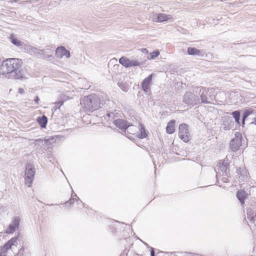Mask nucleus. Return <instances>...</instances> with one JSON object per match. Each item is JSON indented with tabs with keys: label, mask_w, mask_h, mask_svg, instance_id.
Segmentation results:
<instances>
[{
	"label": "nucleus",
	"mask_w": 256,
	"mask_h": 256,
	"mask_svg": "<svg viewBox=\"0 0 256 256\" xmlns=\"http://www.w3.org/2000/svg\"><path fill=\"white\" fill-rule=\"evenodd\" d=\"M35 176L34 166L32 164H27L26 166L25 172V184L30 187L34 181Z\"/></svg>",
	"instance_id": "nucleus-3"
},
{
	"label": "nucleus",
	"mask_w": 256,
	"mask_h": 256,
	"mask_svg": "<svg viewBox=\"0 0 256 256\" xmlns=\"http://www.w3.org/2000/svg\"><path fill=\"white\" fill-rule=\"evenodd\" d=\"M22 60L20 59L10 58L4 60L0 66V74L8 78L22 80L24 78V72L21 68Z\"/></svg>",
	"instance_id": "nucleus-1"
},
{
	"label": "nucleus",
	"mask_w": 256,
	"mask_h": 256,
	"mask_svg": "<svg viewBox=\"0 0 256 256\" xmlns=\"http://www.w3.org/2000/svg\"><path fill=\"white\" fill-rule=\"evenodd\" d=\"M142 52H146V53H147V52H148V50H146V48H143V49H142Z\"/></svg>",
	"instance_id": "nucleus-39"
},
{
	"label": "nucleus",
	"mask_w": 256,
	"mask_h": 256,
	"mask_svg": "<svg viewBox=\"0 0 256 256\" xmlns=\"http://www.w3.org/2000/svg\"><path fill=\"white\" fill-rule=\"evenodd\" d=\"M166 132L169 134H172L174 132V120H170L167 125L166 128Z\"/></svg>",
	"instance_id": "nucleus-18"
},
{
	"label": "nucleus",
	"mask_w": 256,
	"mask_h": 256,
	"mask_svg": "<svg viewBox=\"0 0 256 256\" xmlns=\"http://www.w3.org/2000/svg\"><path fill=\"white\" fill-rule=\"evenodd\" d=\"M140 134H138V137L140 138H144L146 137L147 134L143 124H140Z\"/></svg>",
	"instance_id": "nucleus-19"
},
{
	"label": "nucleus",
	"mask_w": 256,
	"mask_h": 256,
	"mask_svg": "<svg viewBox=\"0 0 256 256\" xmlns=\"http://www.w3.org/2000/svg\"><path fill=\"white\" fill-rule=\"evenodd\" d=\"M30 52L32 53H33L34 54H42L44 51V50H38V48L30 46Z\"/></svg>",
	"instance_id": "nucleus-25"
},
{
	"label": "nucleus",
	"mask_w": 256,
	"mask_h": 256,
	"mask_svg": "<svg viewBox=\"0 0 256 256\" xmlns=\"http://www.w3.org/2000/svg\"><path fill=\"white\" fill-rule=\"evenodd\" d=\"M114 122L116 127L124 130V132H126V130H128L130 127L134 126L132 124H130L127 121L122 119L114 120Z\"/></svg>",
	"instance_id": "nucleus-9"
},
{
	"label": "nucleus",
	"mask_w": 256,
	"mask_h": 256,
	"mask_svg": "<svg viewBox=\"0 0 256 256\" xmlns=\"http://www.w3.org/2000/svg\"><path fill=\"white\" fill-rule=\"evenodd\" d=\"M242 135L240 133L237 132L235 134V138H233L230 142V148L232 151L236 152L242 145Z\"/></svg>",
	"instance_id": "nucleus-7"
},
{
	"label": "nucleus",
	"mask_w": 256,
	"mask_h": 256,
	"mask_svg": "<svg viewBox=\"0 0 256 256\" xmlns=\"http://www.w3.org/2000/svg\"><path fill=\"white\" fill-rule=\"evenodd\" d=\"M232 118H234L235 120V122L238 124H240V112L239 110H235L232 112Z\"/></svg>",
	"instance_id": "nucleus-20"
},
{
	"label": "nucleus",
	"mask_w": 256,
	"mask_h": 256,
	"mask_svg": "<svg viewBox=\"0 0 256 256\" xmlns=\"http://www.w3.org/2000/svg\"><path fill=\"white\" fill-rule=\"evenodd\" d=\"M119 62L126 68L130 67V60L125 57H122L119 60Z\"/></svg>",
	"instance_id": "nucleus-22"
},
{
	"label": "nucleus",
	"mask_w": 256,
	"mask_h": 256,
	"mask_svg": "<svg viewBox=\"0 0 256 256\" xmlns=\"http://www.w3.org/2000/svg\"><path fill=\"white\" fill-rule=\"evenodd\" d=\"M37 121L42 128H45L48 122V118L44 115L41 117L38 118Z\"/></svg>",
	"instance_id": "nucleus-17"
},
{
	"label": "nucleus",
	"mask_w": 256,
	"mask_h": 256,
	"mask_svg": "<svg viewBox=\"0 0 256 256\" xmlns=\"http://www.w3.org/2000/svg\"><path fill=\"white\" fill-rule=\"evenodd\" d=\"M179 136L184 142H187L190 140V134L188 130V125L182 124L178 128Z\"/></svg>",
	"instance_id": "nucleus-6"
},
{
	"label": "nucleus",
	"mask_w": 256,
	"mask_h": 256,
	"mask_svg": "<svg viewBox=\"0 0 256 256\" xmlns=\"http://www.w3.org/2000/svg\"><path fill=\"white\" fill-rule=\"evenodd\" d=\"M152 76L153 74H150L142 82V88L145 92H147L150 90V85L152 82Z\"/></svg>",
	"instance_id": "nucleus-13"
},
{
	"label": "nucleus",
	"mask_w": 256,
	"mask_h": 256,
	"mask_svg": "<svg viewBox=\"0 0 256 256\" xmlns=\"http://www.w3.org/2000/svg\"><path fill=\"white\" fill-rule=\"evenodd\" d=\"M34 101L36 104H39L40 98L38 96L36 97V98L34 100Z\"/></svg>",
	"instance_id": "nucleus-34"
},
{
	"label": "nucleus",
	"mask_w": 256,
	"mask_h": 256,
	"mask_svg": "<svg viewBox=\"0 0 256 256\" xmlns=\"http://www.w3.org/2000/svg\"><path fill=\"white\" fill-rule=\"evenodd\" d=\"M223 124L224 126V128L225 130L232 128L234 126L232 117L230 116L223 117Z\"/></svg>",
	"instance_id": "nucleus-11"
},
{
	"label": "nucleus",
	"mask_w": 256,
	"mask_h": 256,
	"mask_svg": "<svg viewBox=\"0 0 256 256\" xmlns=\"http://www.w3.org/2000/svg\"><path fill=\"white\" fill-rule=\"evenodd\" d=\"M12 246L8 242H6L4 245L0 248V250H1L2 252L6 253L8 250L11 248Z\"/></svg>",
	"instance_id": "nucleus-24"
},
{
	"label": "nucleus",
	"mask_w": 256,
	"mask_h": 256,
	"mask_svg": "<svg viewBox=\"0 0 256 256\" xmlns=\"http://www.w3.org/2000/svg\"><path fill=\"white\" fill-rule=\"evenodd\" d=\"M64 104V102L62 100H60L55 102V107L56 108H60Z\"/></svg>",
	"instance_id": "nucleus-30"
},
{
	"label": "nucleus",
	"mask_w": 256,
	"mask_h": 256,
	"mask_svg": "<svg viewBox=\"0 0 256 256\" xmlns=\"http://www.w3.org/2000/svg\"><path fill=\"white\" fill-rule=\"evenodd\" d=\"M228 166L229 164L226 160L220 162L217 166L218 173L220 174V172H222V175H225L228 176Z\"/></svg>",
	"instance_id": "nucleus-12"
},
{
	"label": "nucleus",
	"mask_w": 256,
	"mask_h": 256,
	"mask_svg": "<svg viewBox=\"0 0 256 256\" xmlns=\"http://www.w3.org/2000/svg\"><path fill=\"white\" fill-rule=\"evenodd\" d=\"M187 256H202V255L197 254L189 253L188 254Z\"/></svg>",
	"instance_id": "nucleus-33"
},
{
	"label": "nucleus",
	"mask_w": 256,
	"mask_h": 256,
	"mask_svg": "<svg viewBox=\"0 0 256 256\" xmlns=\"http://www.w3.org/2000/svg\"><path fill=\"white\" fill-rule=\"evenodd\" d=\"M172 17L170 15L166 14H156L154 17V20L156 22H161L172 18Z\"/></svg>",
	"instance_id": "nucleus-14"
},
{
	"label": "nucleus",
	"mask_w": 256,
	"mask_h": 256,
	"mask_svg": "<svg viewBox=\"0 0 256 256\" xmlns=\"http://www.w3.org/2000/svg\"><path fill=\"white\" fill-rule=\"evenodd\" d=\"M254 111V109L252 108H246L242 114V124H244V121L251 114H253Z\"/></svg>",
	"instance_id": "nucleus-16"
},
{
	"label": "nucleus",
	"mask_w": 256,
	"mask_h": 256,
	"mask_svg": "<svg viewBox=\"0 0 256 256\" xmlns=\"http://www.w3.org/2000/svg\"><path fill=\"white\" fill-rule=\"evenodd\" d=\"M20 218L19 216H14L12 222L8 225V228L6 230L5 232L8 234H13L20 226Z\"/></svg>",
	"instance_id": "nucleus-8"
},
{
	"label": "nucleus",
	"mask_w": 256,
	"mask_h": 256,
	"mask_svg": "<svg viewBox=\"0 0 256 256\" xmlns=\"http://www.w3.org/2000/svg\"><path fill=\"white\" fill-rule=\"evenodd\" d=\"M160 54V52L158 50L154 51L150 54V56L152 59H154V58L158 56Z\"/></svg>",
	"instance_id": "nucleus-28"
},
{
	"label": "nucleus",
	"mask_w": 256,
	"mask_h": 256,
	"mask_svg": "<svg viewBox=\"0 0 256 256\" xmlns=\"http://www.w3.org/2000/svg\"><path fill=\"white\" fill-rule=\"evenodd\" d=\"M68 203H69V202H68H68H66V204H68Z\"/></svg>",
	"instance_id": "nucleus-43"
},
{
	"label": "nucleus",
	"mask_w": 256,
	"mask_h": 256,
	"mask_svg": "<svg viewBox=\"0 0 256 256\" xmlns=\"http://www.w3.org/2000/svg\"><path fill=\"white\" fill-rule=\"evenodd\" d=\"M17 1H18L17 0H10V2H16Z\"/></svg>",
	"instance_id": "nucleus-40"
},
{
	"label": "nucleus",
	"mask_w": 256,
	"mask_h": 256,
	"mask_svg": "<svg viewBox=\"0 0 256 256\" xmlns=\"http://www.w3.org/2000/svg\"><path fill=\"white\" fill-rule=\"evenodd\" d=\"M248 196V194L244 190H240L237 192L236 197L240 202L241 205L244 204V200Z\"/></svg>",
	"instance_id": "nucleus-15"
},
{
	"label": "nucleus",
	"mask_w": 256,
	"mask_h": 256,
	"mask_svg": "<svg viewBox=\"0 0 256 256\" xmlns=\"http://www.w3.org/2000/svg\"><path fill=\"white\" fill-rule=\"evenodd\" d=\"M11 42L12 44L17 46H22V42L13 36H10Z\"/></svg>",
	"instance_id": "nucleus-23"
},
{
	"label": "nucleus",
	"mask_w": 256,
	"mask_h": 256,
	"mask_svg": "<svg viewBox=\"0 0 256 256\" xmlns=\"http://www.w3.org/2000/svg\"><path fill=\"white\" fill-rule=\"evenodd\" d=\"M254 122L256 124V118H254Z\"/></svg>",
	"instance_id": "nucleus-41"
},
{
	"label": "nucleus",
	"mask_w": 256,
	"mask_h": 256,
	"mask_svg": "<svg viewBox=\"0 0 256 256\" xmlns=\"http://www.w3.org/2000/svg\"><path fill=\"white\" fill-rule=\"evenodd\" d=\"M130 67L134 66H138L140 64V63L137 60H130Z\"/></svg>",
	"instance_id": "nucleus-26"
},
{
	"label": "nucleus",
	"mask_w": 256,
	"mask_h": 256,
	"mask_svg": "<svg viewBox=\"0 0 256 256\" xmlns=\"http://www.w3.org/2000/svg\"><path fill=\"white\" fill-rule=\"evenodd\" d=\"M222 180L224 182H228V178L226 176H224L222 178Z\"/></svg>",
	"instance_id": "nucleus-31"
},
{
	"label": "nucleus",
	"mask_w": 256,
	"mask_h": 256,
	"mask_svg": "<svg viewBox=\"0 0 256 256\" xmlns=\"http://www.w3.org/2000/svg\"><path fill=\"white\" fill-rule=\"evenodd\" d=\"M188 54L189 55L192 56L199 55L200 50L195 48H188Z\"/></svg>",
	"instance_id": "nucleus-21"
},
{
	"label": "nucleus",
	"mask_w": 256,
	"mask_h": 256,
	"mask_svg": "<svg viewBox=\"0 0 256 256\" xmlns=\"http://www.w3.org/2000/svg\"><path fill=\"white\" fill-rule=\"evenodd\" d=\"M74 197L76 198H76L79 199V198L77 196H76V194H74V196H72V198H71L70 200V203H71V202H72V200H74Z\"/></svg>",
	"instance_id": "nucleus-32"
},
{
	"label": "nucleus",
	"mask_w": 256,
	"mask_h": 256,
	"mask_svg": "<svg viewBox=\"0 0 256 256\" xmlns=\"http://www.w3.org/2000/svg\"><path fill=\"white\" fill-rule=\"evenodd\" d=\"M0 256H7L6 253H3L1 252V250H0Z\"/></svg>",
	"instance_id": "nucleus-38"
},
{
	"label": "nucleus",
	"mask_w": 256,
	"mask_h": 256,
	"mask_svg": "<svg viewBox=\"0 0 256 256\" xmlns=\"http://www.w3.org/2000/svg\"><path fill=\"white\" fill-rule=\"evenodd\" d=\"M80 104L86 111L93 112L100 107V98L96 94L84 96L81 100Z\"/></svg>",
	"instance_id": "nucleus-2"
},
{
	"label": "nucleus",
	"mask_w": 256,
	"mask_h": 256,
	"mask_svg": "<svg viewBox=\"0 0 256 256\" xmlns=\"http://www.w3.org/2000/svg\"><path fill=\"white\" fill-rule=\"evenodd\" d=\"M194 92L196 94H198L200 96V98L201 102L200 103L203 104H210V100H212V98L210 96L208 97L207 96V93L208 90L206 88L202 86H196L194 88Z\"/></svg>",
	"instance_id": "nucleus-4"
},
{
	"label": "nucleus",
	"mask_w": 256,
	"mask_h": 256,
	"mask_svg": "<svg viewBox=\"0 0 256 256\" xmlns=\"http://www.w3.org/2000/svg\"><path fill=\"white\" fill-rule=\"evenodd\" d=\"M106 116L108 117H112V118H113V116H114V114L112 113V112H111V113H108L107 114Z\"/></svg>",
	"instance_id": "nucleus-37"
},
{
	"label": "nucleus",
	"mask_w": 256,
	"mask_h": 256,
	"mask_svg": "<svg viewBox=\"0 0 256 256\" xmlns=\"http://www.w3.org/2000/svg\"><path fill=\"white\" fill-rule=\"evenodd\" d=\"M65 56L66 58L70 56V52L64 46H60L56 48V56L58 58H62Z\"/></svg>",
	"instance_id": "nucleus-10"
},
{
	"label": "nucleus",
	"mask_w": 256,
	"mask_h": 256,
	"mask_svg": "<svg viewBox=\"0 0 256 256\" xmlns=\"http://www.w3.org/2000/svg\"><path fill=\"white\" fill-rule=\"evenodd\" d=\"M40 140H36V141H40Z\"/></svg>",
	"instance_id": "nucleus-42"
},
{
	"label": "nucleus",
	"mask_w": 256,
	"mask_h": 256,
	"mask_svg": "<svg viewBox=\"0 0 256 256\" xmlns=\"http://www.w3.org/2000/svg\"><path fill=\"white\" fill-rule=\"evenodd\" d=\"M18 92H19L20 94H24V90L22 88H19Z\"/></svg>",
	"instance_id": "nucleus-36"
},
{
	"label": "nucleus",
	"mask_w": 256,
	"mask_h": 256,
	"mask_svg": "<svg viewBox=\"0 0 256 256\" xmlns=\"http://www.w3.org/2000/svg\"><path fill=\"white\" fill-rule=\"evenodd\" d=\"M16 241L17 238L14 237L11 238L10 240H9L8 242H9L11 246H12V245H14L15 243H16Z\"/></svg>",
	"instance_id": "nucleus-29"
},
{
	"label": "nucleus",
	"mask_w": 256,
	"mask_h": 256,
	"mask_svg": "<svg viewBox=\"0 0 256 256\" xmlns=\"http://www.w3.org/2000/svg\"><path fill=\"white\" fill-rule=\"evenodd\" d=\"M150 256H155V254H154V248H151Z\"/></svg>",
	"instance_id": "nucleus-35"
},
{
	"label": "nucleus",
	"mask_w": 256,
	"mask_h": 256,
	"mask_svg": "<svg viewBox=\"0 0 256 256\" xmlns=\"http://www.w3.org/2000/svg\"><path fill=\"white\" fill-rule=\"evenodd\" d=\"M248 218H250V220H254V213L252 212L251 210H248Z\"/></svg>",
	"instance_id": "nucleus-27"
},
{
	"label": "nucleus",
	"mask_w": 256,
	"mask_h": 256,
	"mask_svg": "<svg viewBox=\"0 0 256 256\" xmlns=\"http://www.w3.org/2000/svg\"><path fill=\"white\" fill-rule=\"evenodd\" d=\"M184 102L188 106H194L200 104V98L192 92H186L184 96Z\"/></svg>",
	"instance_id": "nucleus-5"
}]
</instances>
